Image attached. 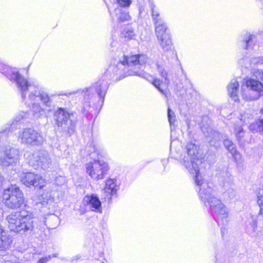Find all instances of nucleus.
<instances>
[{
	"mask_svg": "<svg viewBox=\"0 0 263 263\" xmlns=\"http://www.w3.org/2000/svg\"><path fill=\"white\" fill-rule=\"evenodd\" d=\"M233 156V158H234L235 161L238 164H240L242 161V157L240 154L237 151L236 149H235L234 151V152H231L230 153Z\"/></svg>",
	"mask_w": 263,
	"mask_h": 263,
	"instance_id": "obj_31",
	"label": "nucleus"
},
{
	"mask_svg": "<svg viewBox=\"0 0 263 263\" xmlns=\"http://www.w3.org/2000/svg\"><path fill=\"white\" fill-rule=\"evenodd\" d=\"M130 16L129 13L126 12H122L119 16V20L120 22H124L130 20Z\"/></svg>",
	"mask_w": 263,
	"mask_h": 263,
	"instance_id": "obj_33",
	"label": "nucleus"
},
{
	"mask_svg": "<svg viewBox=\"0 0 263 263\" xmlns=\"http://www.w3.org/2000/svg\"><path fill=\"white\" fill-rule=\"evenodd\" d=\"M6 220L10 231L25 235L35 234L38 229H44L46 225L45 222H39L31 212L26 210L8 215Z\"/></svg>",
	"mask_w": 263,
	"mask_h": 263,
	"instance_id": "obj_3",
	"label": "nucleus"
},
{
	"mask_svg": "<svg viewBox=\"0 0 263 263\" xmlns=\"http://www.w3.org/2000/svg\"><path fill=\"white\" fill-rule=\"evenodd\" d=\"M123 35L124 38L127 40L134 39L135 36V33L132 29H129L125 31Z\"/></svg>",
	"mask_w": 263,
	"mask_h": 263,
	"instance_id": "obj_34",
	"label": "nucleus"
},
{
	"mask_svg": "<svg viewBox=\"0 0 263 263\" xmlns=\"http://www.w3.org/2000/svg\"><path fill=\"white\" fill-rule=\"evenodd\" d=\"M249 129L252 131L256 130L257 132V121L255 123L251 124L249 126Z\"/></svg>",
	"mask_w": 263,
	"mask_h": 263,
	"instance_id": "obj_40",
	"label": "nucleus"
},
{
	"mask_svg": "<svg viewBox=\"0 0 263 263\" xmlns=\"http://www.w3.org/2000/svg\"><path fill=\"white\" fill-rule=\"evenodd\" d=\"M30 163L32 166H36L46 170L51 165L52 161L47 151L40 150L33 154L32 160Z\"/></svg>",
	"mask_w": 263,
	"mask_h": 263,
	"instance_id": "obj_13",
	"label": "nucleus"
},
{
	"mask_svg": "<svg viewBox=\"0 0 263 263\" xmlns=\"http://www.w3.org/2000/svg\"><path fill=\"white\" fill-rule=\"evenodd\" d=\"M186 155H181L184 165L192 174H195V181L199 187V196L203 202H208L211 210L221 219H226L228 216L227 207L221 201L215 197L213 190L209 183L203 181L200 175L198 164L201 163V155L198 152L197 146L192 143H189L186 146Z\"/></svg>",
	"mask_w": 263,
	"mask_h": 263,
	"instance_id": "obj_2",
	"label": "nucleus"
},
{
	"mask_svg": "<svg viewBox=\"0 0 263 263\" xmlns=\"http://www.w3.org/2000/svg\"><path fill=\"white\" fill-rule=\"evenodd\" d=\"M218 181L220 184L226 189L233 183V177L228 170H225L219 173Z\"/></svg>",
	"mask_w": 263,
	"mask_h": 263,
	"instance_id": "obj_15",
	"label": "nucleus"
},
{
	"mask_svg": "<svg viewBox=\"0 0 263 263\" xmlns=\"http://www.w3.org/2000/svg\"><path fill=\"white\" fill-rule=\"evenodd\" d=\"M167 117L170 125H173L175 122L176 117L174 112L170 107L167 108Z\"/></svg>",
	"mask_w": 263,
	"mask_h": 263,
	"instance_id": "obj_30",
	"label": "nucleus"
},
{
	"mask_svg": "<svg viewBox=\"0 0 263 263\" xmlns=\"http://www.w3.org/2000/svg\"><path fill=\"white\" fill-rule=\"evenodd\" d=\"M155 32L157 39L163 37L164 35H170V33L167 31V27L166 24L162 21L161 22L157 21L155 24Z\"/></svg>",
	"mask_w": 263,
	"mask_h": 263,
	"instance_id": "obj_17",
	"label": "nucleus"
},
{
	"mask_svg": "<svg viewBox=\"0 0 263 263\" xmlns=\"http://www.w3.org/2000/svg\"><path fill=\"white\" fill-rule=\"evenodd\" d=\"M156 66L159 75L162 78H164L165 81L168 82L169 81V79L168 78V73L164 67V66L159 63H156Z\"/></svg>",
	"mask_w": 263,
	"mask_h": 263,
	"instance_id": "obj_24",
	"label": "nucleus"
},
{
	"mask_svg": "<svg viewBox=\"0 0 263 263\" xmlns=\"http://www.w3.org/2000/svg\"><path fill=\"white\" fill-rule=\"evenodd\" d=\"M257 132L263 134V119H259L257 121Z\"/></svg>",
	"mask_w": 263,
	"mask_h": 263,
	"instance_id": "obj_35",
	"label": "nucleus"
},
{
	"mask_svg": "<svg viewBox=\"0 0 263 263\" xmlns=\"http://www.w3.org/2000/svg\"><path fill=\"white\" fill-rule=\"evenodd\" d=\"M251 63L256 64H263V57H258L255 58L251 60Z\"/></svg>",
	"mask_w": 263,
	"mask_h": 263,
	"instance_id": "obj_38",
	"label": "nucleus"
},
{
	"mask_svg": "<svg viewBox=\"0 0 263 263\" xmlns=\"http://www.w3.org/2000/svg\"><path fill=\"white\" fill-rule=\"evenodd\" d=\"M202 130L205 136L207 137L208 141L209 142H212V139H214L216 137L217 133L210 129H208L206 127H202Z\"/></svg>",
	"mask_w": 263,
	"mask_h": 263,
	"instance_id": "obj_25",
	"label": "nucleus"
},
{
	"mask_svg": "<svg viewBox=\"0 0 263 263\" xmlns=\"http://www.w3.org/2000/svg\"><path fill=\"white\" fill-rule=\"evenodd\" d=\"M254 36L250 33H246L244 36L243 43L245 44L244 48L246 49L252 47L254 44L253 38Z\"/></svg>",
	"mask_w": 263,
	"mask_h": 263,
	"instance_id": "obj_22",
	"label": "nucleus"
},
{
	"mask_svg": "<svg viewBox=\"0 0 263 263\" xmlns=\"http://www.w3.org/2000/svg\"><path fill=\"white\" fill-rule=\"evenodd\" d=\"M260 112L261 114H263V108L261 109Z\"/></svg>",
	"mask_w": 263,
	"mask_h": 263,
	"instance_id": "obj_48",
	"label": "nucleus"
},
{
	"mask_svg": "<svg viewBox=\"0 0 263 263\" xmlns=\"http://www.w3.org/2000/svg\"><path fill=\"white\" fill-rule=\"evenodd\" d=\"M160 80L158 79H154L152 82V84L163 95L167 97V90L166 89L163 90L160 88L161 84Z\"/></svg>",
	"mask_w": 263,
	"mask_h": 263,
	"instance_id": "obj_29",
	"label": "nucleus"
},
{
	"mask_svg": "<svg viewBox=\"0 0 263 263\" xmlns=\"http://www.w3.org/2000/svg\"><path fill=\"white\" fill-rule=\"evenodd\" d=\"M19 151L9 146L0 147V164L8 166L18 159Z\"/></svg>",
	"mask_w": 263,
	"mask_h": 263,
	"instance_id": "obj_12",
	"label": "nucleus"
},
{
	"mask_svg": "<svg viewBox=\"0 0 263 263\" xmlns=\"http://www.w3.org/2000/svg\"><path fill=\"white\" fill-rule=\"evenodd\" d=\"M239 86L238 82L236 79H233L228 86L229 95L235 101H237L238 100L237 95Z\"/></svg>",
	"mask_w": 263,
	"mask_h": 263,
	"instance_id": "obj_18",
	"label": "nucleus"
},
{
	"mask_svg": "<svg viewBox=\"0 0 263 263\" xmlns=\"http://www.w3.org/2000/svg\"><path fill=\"white\" fill-rule=\"evenodd\" d=\"M223 144L226 148L230 152H234V151L236 149L235 145L230 139L227 138L223 141Z\"/></svg>",
	"mask_w": 263,
	"mask_h": 263,
	"instance_id": "obj_26",
	"label": "nucleus"
},
{
	"mask_svg": "<svg viewBox=\"0 0 263 263\" xmlns=\"http://www.w3.org/2000/svg\"><path fill=\"white\" fill-rule=\"evenodd\" d=\"M227 188V191L224 193L225 196H228L229 199H233L235 197V191L230 186Z\"/></svg>",
	"mask_w": 263,
	"mask_h": 263,
	"instance_id": "obj_32",
	"label": "nucleus"
},
{
	"mask_svg": "<svg viewBox=\"0 0 263 263\" xmlns=\"http://www.w3.org/2000/svg\"><path fill=\"white\" fill-rule=\"evenodd\" d=\"M241 121H242L243 120V122H246V119H245V117L243 118V115H241V119H240Z\"/></svg>",
	"mask_w": 263,
	"mask_h": 263,
	"instance_id": "obj_46",
	"label": "nucleus"
},
{
	"mask_svg": "<svg viewBox=\"0 0 263 263\" xmlns=\"http://www.w3.org/2000/svg\"><path fill=\"white\" fill-rule=\"evenodd\" d=\"M11 242L9 235L5 233H3L0 228V255H4L2 252L8 249Z\"/></svg>",
	"mask_w": 263,
	"mask_h": 263,
	"instance_id": "obj_16",
	"label": "nucleus"
},
{
	"mask_svg": "<svg viewBox=\"0 0 263 263\" xmlns=\"http://www.w3.org/2000/svg\"><path fill=\"white\" fill-rule=\"evenodd\" d=\"M181 70L182 71V72H183V69L181 68Z\"/></svg>",
	"mask_w": 263,
	"mask_h": 263,
	"instance_id": "obj_49",
	"label": "nucleus"
},
{
	"mask_svg": "<svg viewBox=\"0 0 263 263\" xmlns=\"http://www.w3.org/2000/svg\"><path fill=\"white\" fill-rule=\"evenodd\" d=\"M21 182L28 187H34L41 189L46 185V180L40 175L31 172L23 173L20 176Z\"/></svg>",
	"mask_w": 263,
	"mask_h": 263,
	"instance_id": "obj_11",
	"label": "nucleus"
},
{
	"mask_svg": "<svg viewBox=\"0 0 263 263\" xmlns=\"http://www.w3.org/2000/svg\"><path fill=\"white\" fill-rule=\"evenodd\" d=\"M258 75L260 77L261 80L263 81V70L258 71Z\"/></svg>",
	"mask_w": 263,
	"mask_h": 263,
	"instance_id": "obj_44",
	"label": "nucleus"
},
{
	"mask_svg": "<svg viewBox=\"0 0 263 263\" xmlns=\"http://www.w3.org/2000/svg\"><path fill=\"white\" fill-rule=\"evenodd\" d=\"M86 168L87 173L96 180L102 179L109 170L107 163L102 160L90 162L86 164Z\"/></svg>",
	"mask_w": 263,
	"mask_h": 263,
	"instance_id": "obj_10",
	"label": "nucleus"
},
{
	"mask_svg": "<svg viewBox=\"0 0 263 263\" xmlns=\"http://www.w3.org/2000/svg\"><path fill=\"white\" fill-rule=\"evenodd\" d=\"M149 7L154 24H156L157 21L161 22L163 21L161 17H159L160 14L158 10L156 9V6L153 1L149 2Z\"/></svg>",
	"mask_w": 263,
	"mask_h": 263,
	"instance_id": "obj_21",
	"label": "nucleus"
},
{
	"mask_svg": "<svg viewBox=\"0 0 263 263\" xmlns=\"http://www.w3.org/2000/svg\"><path fill=\"white\" fill-rule=\"evenodd\" d=\"M115 54L117 57L108 67L101 79L99 80L95 85L94 87H90L85 90L80 89L76 91L69 92L66 96H70L74 95H84V109L87 110L90 107V101L95 96L94 89L97 92L99 97L103 102L104 98L108 89V79H120L117 75L127 76L136 75L145 78L147 74L143 71L140 70L141 67L145 64L147 61V57L145 54H136L130 57H126L121 50H117Z\"/></svg>",
	"mask_w": 263,
	"mask_h": 263,
	"instance_id": "obj_1",
	"label": "nucleus"
},
{
	"mask_svg": "<svg viewBox=\"0 0 263 263\" xmlns=\"http://www.w3.org/2000/svg\"><path fill=\"white\" fill-rule=\"evenodd\" d=\"M18 140L22 144L31 146L41 145L45 137L33 128H25L19 132Z\"/></svg>",
	"mask_w": 263,
	"mask_h": 263,
	"instance_id": "obj_8",
	"label": "nucleus"
},
{
	"mask_svg": "<svg viewBox=\"0 0 263 263\" xmlns=\"http://www.w3.org/2000/svg\"><path fill=\"white\" fill-rule=\"evenodd\" d=\"M56 124L59 128L69 135L74 132L76 120L73 113L62 108H59L54 114Z\"/></svg>",
	"mask_w": 263,
	"mask_h": 263,
	"instance_id": "obj_6",
	"label": "nucleus"
},
{
	"mask_svg": "<svg viewBox=\"0 0 263 263\" xmlns=\"http://www.w3.org/2000/svg\"><path fill=\"white\" fill-rule=\"evenodd\" d=\"M252 222H253V223H252V227L253 231L255 232L257 227V222H256V219H253Z\"/></svg>",
	"mask_w": 263,
	"mask_h": 263,
	"instance_id": "obj_41",
	"label": "nucleus"
},
{
	"mask_svg": "<svg viewBox=\"0 0 263 263\" xmlns=\"http://www.w3.org/2000/svg\"><path fill=\"white\" fill-rule=\"evenodd\" d=\"M0 71L8 78L15 82L18 90L22 95L23 99L25 98L27 90L33 87L27 80L21 76L15 68H10L0 63Z\"/></svg>",
	"mask_w": 263,
	"mask_h": 263,
	"instance_id": "obj_5",
	"label": "nucleus"
},
{
	"mask_svg": "<svg viewBox=\"0 0 263 263\" xmlns=\"http://www.w3.org/2000/svg\"><path fill=\"white\" fill-rule=\"evenodd\" d=\"M3 181V177L0 174V185L2 184Z\"/></svg>",
	"mask_w": 263,
	"mask_h": 263,
	"instance_id": "obj_45",
	"label": "nucleus"
},
{
	"mask_svg": "<svg viewBox=\"0 0 263 263\" xmlns=\"http://www.w3.org/2000/svg\"><path fill=\"white\" fill-rule=\"evenodd\" d=\"M245 61H248V59L246 58L244 59ZM239 64L241 65L242 66H245L247 67V64L245 63H243V60H241L239 61Z\"/></svg>",
	"mask_w": 263,
	"mask_h": 263,
	"instance_id": "obj_43",
	"label": "nucleus"
},
{
	"mask_svg": "<svg viewBox=\"0 0 263 263\" xmlns=\"http://www.w3.org/2000/svg\"><path fill=\"white\" fill-rule=\"evenodd\" d=\"M57 257L56 255H48V256L43 257L40 258L39 261L37 262V263H46L49 261L52 257Z\"/></svg>",
	"mask_w": 263,
	"mask_h": 263,
	"instance_id": "obj_37",
	"label": "nucleus"
},
{
	"mask_svg": "<svg viewBox=\"0 0 263 263\" xmlns=\"http://www.w3.org/2000/svg\"><path fill=\"white\" fill-rule=\"evenodd\" d=\"M257 203L262 205L260 209V215L263 217V188L259 189L257 194Z\"/></svg>",
	"mask_w": 263,
	"mask_h": 263,
	"instance_id": "obj_27",
	"label": "nucleus"
},
{
	"mask_svg": "<svg viewBox=\"0 0 263 263\" xmlns=\"http://www.w3.org/2000/svg\"><path fill=\"white\" fill-rule=\"evenodd\" d=\"M234 129L235 136L237 139L239 141L241 140V138L243 137L245 132L243 129L240 126L234 125Z\"/></svg>",
	"mask_w": 263,
	"mask_h": 263,
	"instance_id": "obj_28",
	"label": "nucleus"
},
{
	"mask_svg": "<svg viewBox=\"0 0 263 263\" xmlns=\"http://www.w3.org/2000/svg\"><path fill=\"white\" fill-rule=\"evenodd\" d=\"M118 4L121 7H128L131 4L130 0H118Z\"/></svg>",
	"mask_w": 263,
	"mask_h": 263,
	"instance_id": "obj_36",
	"label": "nucleus"
},
{
	"mask_svg": "<svg viewBox=\"0 0 263 263\" xmlns=\"http://www.w3.org/2000/svg\"><path fill=\"white\" fill-rule=\"evenodd\" d=\"M221 231L222 235H223V234H224V232H224V230H223V229H221Z\"/></svg>",
	"mask_w": 263,
	"mask_h": 263,
	"instance_id": "obj_47",
	"label": "nucleus"
},
{
	"mask_svg": "<svg viewBox=\"0 0 263 263\" xmlns=\"http://www.w3.org/2000/svg\"><path fill=\"white\" fill-rule=\"evenodd\" d=\"M3 199L5 205L11 209L20 208L25 200L23 192L16 185H11L4 190Z\"/></svg>",
	"mask_w": 263,
	"mask_h": 263,
	"instance_id": "obj_7",
	"label": "nucleus"
},
{
	"mask_svg": "<svg viewBox=\"0 0 263 263\" xmlns=\"http://www.w3.org/2000/svg\"><path fill=\"white\" fill-rule=\"evenodd\" d=\"M80 257L81 256L79 255H76L71 258V261L72 262H73L74 261H77Z\"/></svg>",
	"mask_w": 263,
	"mask_h": 263,
	"instance_id": "obj_42",
	"label": "nucleus"
},
{
	"mask_svg": "<svg viewBox=\"0 0 263 263\" xmlns=\"http://www.w3.org/2000/svg\"><path fill=\"white\" fill-rule=\"evenodd\" d=\"M84 201L92 211L98 213L102 212L101 203L99 197L97 196L94 195H87L84 197Z\"/></svg>",
	"mask_w": 263,
	"mask_h": 263,
	"instance_id": "obj_14",
	"label": "nucleus"
},
{
	"mask_svg": "<svg viewBox=\"0 0 263 263\" xmlns=\"http://www.w3.org/2000/svg\"><path fill=\"white\" fill-rule=\"evenodd\" d=\"M30 84L33 87L27 90L25 98L22 99L24 101L26 100V94L29 91L28 99L25 101V104L29 107L33 116L35 118H39L45 114L46 109L44 106L46 107L51 106V100L46 92L41 91L34 85Z\"/></svg>",
	"mask_w": 263,
	"mask_h": 263,
	"instance_id": "obj_4",
	"label": "nucleus"
},
{
	"mask_svg": "<svg viewBox=\"0 0 263 263\" xmlns=\"http://www.w3.org/2000/svg\"><path fill=\"white\" fill-rule=\"evenodd\" d=\"M246 87L248 90L242 89V98L250 101L258 99L263 96V84L259 81L254 79H250L246 81Z\"/></svg>",
	"mask_w": 263,
	"mask_h": 263,
	"instance_id": "obj_9",
	"label": "nucleus"
},
{
	"mask_svg": "<svg viewBox=\"0 0 263 263\" xmlns=\"http://www.w3.org/2000/svg\"><path fill=\"white\" fill-rule=\"evenodd\" d=\"M25 116V114L24 112H23L22 114H20L18 116H17L15 119V121L16 122H18L21 121V119H23Z\"/></svg>",
	"mask_w": 263,
	"mask_h": 263,
	"instance_id": "obj_39",
	"label": "nucleus"
},
{
	"mask_svg": "<svg viewBox=\"0 0 263 263\" xmlns=\"http://www.w3.org/2000/svg\"><path fill=\"white\" fill-rule=\"evenodd\" d=\"M160 46L164 51H168L171 49L172 42L171 35H164L163 37L157 39Z\"/></svg>",
	"mask_w": 263,
	"mask_h": 263,
	"instance_id": "obj_20",
	"label": "nucleus"
},
{
	"mask_svg": "<svg viewBox=\"0 0 263 263\" xmlns=\"http://www.w3.org/2000/svg\"><path fill=\"white\" fill-rule=\"evenodd\" d=\"M45 219H46V220L42 221V222H45L46 225L44 226V228H45V226L47 227V224L46 223V221H53L54 222V223L53 224H49V228H50V227H51V228H55L58 225L59 221V218L57 216H55L54 215L50 216V217H49L47 219L45 218ZM39 222L41 221V220H39ZM44 230H45V229H42V230L38 229L37 233H39V231H41V232H42Z\"/></svg>",
	"mask_w": 263,
	"mask_h": 263,
	"instance_id": "obj_23",
	"label": "nucleus"
},
{
	"mask_svg": "<svg viewBox=\"0 0 263 263\" xmlns=\"http://www.w3.org/2000/svg\"><path fill=\"white\" fill-rule=\"evenodd\" d=\"M117 190L116 180L109 179L105 182V186L104 189V193L107 197L116 194Z\"/></svg>",
	"mask_w": 263,
	"mask_h": 263,
	"instance_id": "obj_19",
	"label": "nucleus"
}]
</instances>
